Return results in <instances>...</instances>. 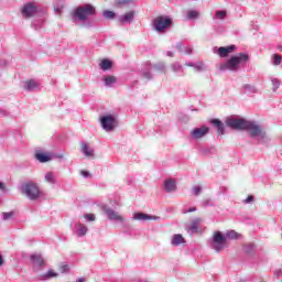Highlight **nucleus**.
Instances as JSON below:
<instances>
[{
  "instance_id": "nucleus-5",
  "label": "nucleus",
  "mask_w": 282,
  "mask_h": 282,
  "mask_svg": "<svg viewBox=\"0 0 282 282\" xmlns=\"http://www.w3.org/2000/svg\"><path fill=\"white\" fill-rule=\"evenodd\" d=\"M225 124L226 127H229V129H235L236 131H246L248 120L239 116H231L226 119Z\"/></svg>"
},
{
  "instance_id": "nucleus-4",
  "label": "nucleus",
  "mask_w": 282,
  "mask_h": 282,
  "mask_svg": "<svg viewBox=\"0 0 282 282\" xmlns=\"http://www.w3.org/2000/svg\"><path fill=\"white\" fill-rule=\"evenodd\" d=\"M21 193L31 200L39 199L41 197V189L34 182L24 183L21 186Z\"/></svg>"
},
{
  "instance_id": "nucleus-41",
  "label": "nucleus",
  "mask_w": 282,
  "mask_h": 282,
  "mask_svg": "<svg viewBox=\"0 0 282 282\" xmlns=\"http://www.w3.org/2000/svg\"><path fill=\"white\" fill-rule=\"evenodd\" d=\"M142 76L145 78V80H151L153 78V75H151V70H142Z\"/></svg>"
},
{
  "instance_id": "nucleus-3",
  "label": "nucleus",
  "mask_w": 282,
  "mask_h": 282,
  "mask_svg": "<svg viewBox=\"0 0 282 282\" xmlns=\"http://www.w3.org/2000/svg\"><path fill=\"white\" fill-rule=\"evenodd\" d=\"M96 14V8L91 4H84L75 9L73 12V21H80V23H85L89 17H94Z\"/></svg>"
},
{
  "instance_id": "nucleus-22",
  "label": "nucleus",
  "mask_w": 282,
  "mask_h": 282,
  "mask_svg": "<svg viewBox=\"0 0 282 282\" xmlns=\"http://www.w3.org/2000/svg\"><path fill=\"white\" fill-rule=\"evenodd\" d=\"M24 89L25 91H34L36 89H39V82L34 80V79H29L26 82H24Z\"/></svg>"
},
{
  "instance_id": "nucleus-34",
  "label": "nucleus",
  "mask_w": 282,
  "mask_h": 282,
  "mask_svg": "<svg viewBox=\"0 0 282 282\" xmlns=\"http://www.w3.org/2000/svg\"><path fill=\"white\" fill-rule=\"evenodd\" d=\"M14 212H4L2 213V221H10V219H14Z\"/></svg>"
},
{
  "instance_id": "nucleus-39",
  "label": "nucleus",
  "mask_w": 282,
  "mask_h": 282,
  "mask_svg": "<svg viewBox=\"0 0 282 282\" xmlns=\"http://www.w3.org/2000/svg\"><path fill=\"white\" fill-rule=\"evenodd\" d=\"M104 17H105V19H115L116 18V12L110 11V10H106V11H104Z\"/></svg>"
},
{
  "instance_id": "nucleus-2",
  "label": "nucleus",
  "mask_w": 282,
  "mask_h": 282,
  "mask_svg": "<svg viewBox=\"0 0 282 282\" xmlns=\"http://www.w3.org/2000/svg\"><path fill=\"white\" fill-rule=\"evenodd\" d=\"M245 131H249L250 137L256 138L259 144H268V142H270V137H268V133H265L263 128H261V126L257 124L254 121H247Z\"/></svg>"
},
{
  "instance_id": "nucleus-46",
  "label": "nucleus",
  "mask_w": 282,
  "mask_h": 282,
  "mask_svg": "<svg viewBox=\"0 0 282 282\" xmlns=\"http://www.w3.org/2000/svg\"><path fill=\"white\" fill-rule=\"evenodd\" d=\"M195 210H197V207H191L187 210H183V214L186 215V213H195Z\"/></svg>"
},
{
  "instance_id": "nucleus-9",
  "label": "nucleus",
  "mask_w": 282,
  "mask_h": 282,
  "mask_svg": "<svg viewBox=\"0 0 282 282\" xmlns=\"http://www.w3.org/2000/svg\"><path fill=\"white\" fill-rule=\"evenodd\" d=\"M171 23H173V21L170 18L158 17L153 21V28L155 32H158L159 34H162L164 30H166L167 28H171Z\"/></svg>"
},
{
  "instance_id": "nucleus-30",
  "label": "nucleus",
  "mask_w": 282,
  "mask_h": 282,
  "mask_svg": "<svg viewBox=\"0 0 282 282\" xmlns=\"http://www.w3.org/2000/svg\"><path fill=\"white\" fill-rule=\"evenodd\" d=\"M58 276V273L48 270L45 274L41 275L42 281H50V279H56Z\"/></svg>"
},
{
  "instance_id": "nucleus-27",
  "label": "nucleus",
  "mask_w": 282,
  "mask_h": 282,
  "mask_svg": "<svg viewBox=\"0 0 282 282\" xmlns=\"http://www.w3.org/2000/svg\"><path fill=\"white\" fill-rule=\"evenodd\" d=\"M44 182H46V184H51L52 186H54V184H56V175H54V172H46L44 175Z\"/></svg>"
},
{
  "instance_id": "nucleus-35",
  "label": "nucleus",
  "mask_w": 282,
  "mask_h": 282,
  "mask_svg": "<svg viewBox=\"0 0 282 282\" xmlns=\"http://www.w3.org/2000/svg\"><path fill=\"white\" fill-rule=\"evenodd\" d=\"M153 68L156 69V72H166V64H164V62H159L154 64Z\"/></svg>"
},
{
  "instance_id": "nucleus-42",
  "label": "nucleus",
  "mask_w": 282,
  "mask_h": 282,
  "mask_svg": "<svg viewBox=\"0 0 282 282\" xmlns=\"http://www.w3.org/2000/svg\"><path fill=\"white\" fill-rule=\"evenodd\" d=\"M84 218L86 219V221H96V215L94 214H86L84 215Z\"/></svg>"
},
{
  "instance_id": "nucleus-6",
  "label": "nucleus",
  "mask_w": 282,
  "mask_h": 282,
  "mask_svg": "<svg viewBox=\"0 0 282 282\" xmlns=\"http://www.w3.org/2000/svg\"><path fill=\"white\" fill-rule=\"evenodd\" d=\"M212 248L216 252H221L225 248H228V241L221 231H216L212 239Z\"/></svg>"
},
{
  "instance_id": "nucleus-44",
  "label": "nucleus",
  "mask_w": 282,
  "mask_h": 282,
  "mask_svg": "<svg viewBox=\"0 0 282 282\" xmlns=\"http://www.w3.org/2000/svg\"><path fill=\"white\" fill-rule=\"evenodd\" d=\"M119 3L123 6H129L131 3H135V0H120Z\"/></svg>"
},
{
  "instance_id": "nucleus-25",
  "label": "nucleus",
  "mask_w": 282,
  "mask_h": 282,
  "mask_svg": "<svg viewBox=\"0 0 282 282\" xmlns=\"http://www.w3.org/2000/svg\"><path fill=\"white\" fill-rule=\"evenodd\" d=\"M202 218H195L194 220H192L189 227H188V230L192 232V234H195L197 232V230H199V224H202Z\"/></svg>"
},
{
  "instance_id": "nucleus-45",
  "label": "nucleus",
  "mask_w": 282,
  "mask_h": 282,
  "mask_svg": "<svg viewBox=\"0 0 282 282\" xmlns=\"http://www.w3.org/2000/svg\"><path fill=\"white\" fill-rule=\"evenodd\" d=\"M252 202H254V196L250 195L243 200V204H252Z\"/></svg>"
},
{
  "instance_id": "nucleus-18",
  "label": "nucleus",
  "mask_w": 282,
  "mask_h": 282,
  "mask_svg": "<svg viewBox=\"0 0 282 282\" xmlns=\"http://www.w3.org/2000/svg\"><path fill=\"white\" fill-rule=\"evenodd\" d=\"M80 152L85 158H94V148L89 147V143L82 142L80 143Z\"/></svg>"
},
{
  "instance_id": "nucleus-10",
  "label": "nucleus",
  "mask_w": 282,
  "mask_h": 282,
  "mask_svg": "<svg viewBox=\"0 0 282 282\" xmlns=\"http://www.w3.org/2000/svg\"><path fill=\"white\" fill-rule=\"evenodd\" d=\"M104 213L107 215L110 221H118L122 224L124 221V217H122L118 212L113 210L111 207L104 206Z\"/></svg>"
},
{
  "instance_id": "nucleus-32",
  "label": "nucleus",
  "mask_w": 282,
  "mask_h": 282,
  "mask_svg": "<svg viewBox=\"0 0 282 282\" xmlns=\"http://www.w3.org/2000/svg\"><path fill=\"white\" fill-rule=\"evenodd\" d=\"M224 237H226V241H228V239H238L241 237V235L235 230H229L224 235Z\"/></svg>"
},
{
  "instance_id": "nucleus-28",
  "label": "nucleus",
  "mask_w": 282,
  "mask_h": 282,
  "mask_svg": "<svg viewBox=\"0 0 282 282\" xmlns=\"http://www.w3.org/2000/svg\"><path fill=\"white\" fill-rule=\"evenodd\" d=\"M99 67L102 72H109V69H111V67H113V63L110 59H102L99 63Z\"/></svg>"
},
{
  "instance_id": "nucleus-11",
  "label": "nucleus",
  "mask_w": 282,
  "mask_h": 282,
  "mask_svg": "<svg viewBox=\"0 0 282 282\" xmlns=\"http://www.w3.org/2000/svg\"><path fill=\"white\" fill-rule=\"evenodd\" d=\"M210 131V129L206 126H203L200 128H194L191 132H189V138H192V140H202V138H204L205 135H207V133Z\"/></svg>"
},
{
  "instance_id": "nucleus-48",
  "label": "nucleus",
  "mask_w": 282,
  "mask_h": 282,
  "mask_svg": "<svg viewBox=\"0 0 282 282\" xmlns=\"http://www.w3.org/2000/svg\"><path fill=\"white\" fill-rule=\"evenodd\" d=\"M166 56H170V58H173V56H175V54L171 51H167Z\"/></svg>"
},
{
  "instance_id": "nucleus-50",
  "label": "nucleus",
  "mask_w": 282,
  "mask_h": 282,
  "mask_svg": "<svg viewBox=\"0 0 282 282\" xmlns=\"http://www.w3.org/2000/svg\"><path fill=\"white\" fill-rule=\"evenodd\" d=\"M4 261H3V256L0 254V268L1 265H3Z\"/></svg>"
},
{
  "instance_id": "nucleus-51",
  "label": "nucleus",
  "mask_w": 282,
  "mask_h": 282,
  "mask_svg": "<svg viewBox=\"0 0 282 282\" xmlns=\"http://www.w3.org/2000/svg\"><path fill=\"white\" fill-rule=\"evenodd\" d=\"M0 188L1 191H6V185H3V183L0 182Z\"/></svg>"
},
{
  "instance_id": "nucleus-52",
  "label": "nucleus",
  "mask_w": 282,
  "mask_h": 282,
  "mask_svg": "<svg viewBox=\"0 0 282 282\" xmlns=\"http://www.w3.org/2000/svg\"><path fill=\"white\" fill-rule=\"evenodd\" d=\"M0 116H6V111L4 110H0Z\"/></svg>"
},
{
  "instance_id": "nucleus-49",
  "label": "nucleus",
  "mask_w": 282,
  "mask_h": 282,
  "mask_svg": "<svg viewBox=\"0 0 282 282\" xmlns=\"http://www.w3.org/2000/svg\"><path fill=\"white\" fill-rule=\"evenodd\" d=\"M185 66H186V67H193V68H194V67H195V64H193V63H185Z\"/></svg>"
},
{
  "instance_id": "nucleus-15",
  "label": "nucleus",
  "mask_w": 282,
  "mask_h": 282,
  "mask_svg": "<svg viewBox=\"0 0 282 282\" xmlns=\"http://www.w3.org/2000/svg\"><path fill=\"white\" fill-rule=\"evenodd\" d=\"M163 186L166 193H175L177 191V183L173 178L165 180Z\"/></svg>"
},
{
  "instance_id": "nucleus-21",
  "label": "nucleus",
  "mask_w": 282,
  "mask_h": 282,
  "mask_svg": "<svg viewBox=\"0 0 282 282\" xmlns=\"http://www.w3.org/2000/svg\"><path fill=\"white\" fill-rule=\"evenodd\" d=\"M102 83L105 87H113L118 83V78L112 75H106L102 77Z\"/></svg>"
},
{
  "instance_id": "nucleus-40",
  "label": "nucleus",
  "mask_w": 282,
  "mask_h": 282,
  "mask_svg": "<svg viewBox=\"0 0 282 282\" xmlns=\"http://www.w3.org/2000/svg\"><path fill=\"white\" fill-rule=\"evenodd\" d=\"M192 193H193V195H195V196L197 197V195H200V194H202V186L195 185V186L192 188Z\"/></svg>"
},
{
  "instance_id": "nucleus-26",
  "label": "nucleus",
  "mask_w": 282,
  "mask_h": 282,
  "mask_svg": "<svg viewBox=\"0 0 282 282\" xmlns=\"http://www.w3.org/2000/svg\"><path fill=\"white\" fill-rule=\"evenodd\" d=\"M175 47L181 54H193V47L191 46H184V44L177 43Z\"/></svg>"
},
{
  "instance_id": "nucleus-38",
  "label": "nucleus",
  "mask_w": 282,
  "mask_h": 282,
  "mask_svg": "<svg viewBox=\"0 0 282 282\" xmlns=\"http://www.w3.org/2000/svg\"><path fill=\"white\" fill-rule=\"evenodd\" d=\"M245 91H248V94H257V88L250 84H247L243 86Z\"/></svg>"
},
{
  "instance_id": "nucleus-23",
  "label": "nucleus",
  "mask_w": 282,
  "mask_h": 282,
  "mask_svg": "<svg viewBox=\"0 0 282 282\" xmlns=\"http://www.w3.org/2000/svg\"><path fill=\"white\" fill-rule=\"evenodd\" d=\"M182 243H186L184 236L181 234H175L171 239V245L177 248V246H182Z\"/></svg>"
},
{
  "instance_id": "nucleus-14",
  "label": "nucleus",
  "mask_w": 282,
  "mask_h": 282,
  "mask_svg": "<svg viewBox=\"0 0 282 282\" xmlns=\"http://www.w3.org/2000/svg\"><path fill=\"white\" fill-rule=\"evenodd\" d=\"M31 261L34 270H39L40 268H43L45 265V261H43V257L39 253H34L31 256Z\"/></svg>"
},
{
  "instance_id": "nucleus-7",
  "label": "nucleus",
  "mask_w": 282,
  "mask_h": 282,
  "mask_svg": "<svg viewBox=\"0 0 282 282\" xmlns=\"http://www.w3.org/2000/svg\"><path fill=\"white\" fill-rule=\"evenodd\" d=\"M99 122L104 131H107L108 133H110V131H113L116 127H118V119H116V116L113 115L101 116L99 118Z\"/></svg>"
},
{
  "instance_id": "nucleus-17",
  "label": "nucleus",
  "mask_w": 282,
  "mask_h": 282,
  "mask_svg": "<svg viewBox=\"0 0 282 282\" xmlns=\"http://www.w3.org/2000/svg\"><path fill=\"white\" fill-rule=\"evenodd\" d=\"M236 46L235 45H229V46H220L218 48V55L221 58H226V56H228V54H232V52H235Z\"/></svg>"
},
{
  "instance_id": "nucleus-47",
  "label": "nucleus",
  "mask_w": 282,
  "mask_h": 282,
  "mask_svg": "<svg viewBox=\"0 0 282 282\" xmlns=\"http://www.w3.org/2000/svg\"><path fill=\"white\" fill-rule=\"evenodd\" d=\"M80 175H83V177H89V172L87 171H82Z\"/></svg>"
},
{
  "instance_id": "nucleus-16",
  "label": "nucleus",
  "mask_w": 282,
  "mask_h": 282,
  "mask_svg": "<svg viewBox=\"0 0 282 282\" xmlns=\"http://www.w3.org/2000/svg\"><path fill=\"white\" fill-rule=\"evenodd\" d=\"M87 232H89V228L87 227V225L82 224V223L75 224V235L77 237H85V235H87Z\"/></svg>"
},
{
  "instance_id": "nucleus-13",
  "label": "nucleus",
  "mask_w": 282,
  "mask_h": 282,
  "mask_svg": "<svg viewBox=\"0 0 282 282\" xmlns=\"http://www.w3.org/2000/svg\"><path fill=\"white\" fill-rule=\"evenodd\" d=\"M135 19V11H129L126 14H122L118 18L119 23L126 25L127 23H132Z\"/></svg>"
},
{
  "instance_id": "nucleus-36",
  "label": "nucleus",
  "mask_w": 282,
  "mask_h": 282,
  "mask_svg": "<svg viewBox=\"0 0 282 282\" xmlns=\"http://www.w3.org/2000/svg\"><path fill=\"white\" fill-rule=\"evenodd\" d=\"M206 65L203 64V62H197L194 64V70L195 72H205Z\"/></svg>"
},
{
  "instance_id": "nucleus-24",
  "label": "nucleus",
  "mask_w": 282,
  "mask_h": 282,
  "mask_svg": "<svg viewBox=\"0 0 282 282\" xmlns=\"http://www.w3.org/2000/svg\"><path fill=\"white\" fill-rule=\"evenodd\" d=\"M212 124H214V127H216V129H217L218 133H220V135H224V133H226V128L224 127V122H221V120L213 119Z\"/></svg>"
},
{
  "instance_id": "nucleus-37",
  "label": "nucleus",
  "mask_w": 282,
  "mask_h": 282,
  "mask_svg": "<svg viewBox=\"0 0 282 282\" xmlns=\"http://www.w3.org/2000/svg\"><path fill=\"white\" fill-rule=\"evenodd\" d=\"M272 58H273L272 65H274L275 67L279 66V65H281V61H282L281 55H279V54H273V55H272Z\"/></svg>"
},
{
  "instance_id": "nucleus-8",
  "label": "nucleus",
  "mask_w": 282,
  "mask_h": 282,
  "mask_svg": "<svg viewBox=\"0 0 282 282\" xmlns=\"http://www.w3.org/2000/svg\"><path fill=\"white\" fill-rule=\"evenodd\" d=\"M23 19H32L39 14V4L36 2H25L21 8Z\"/></svg>"
},
{
  "instance_id": "nucleus-53",
  "label": "nucleus",
  "mask_w": 282,
  "mask_h": 282,
  "mask_svg": "<svg viewBox=\"0 0 282 282\" xmlns=\"http://www.w3.org/2000/svg\"><path fill=\"white\" fill-rule=\"evenodd\" d=\"M55 12H57V13L61 12V9H55Z\"/></svg>"
},
{
  "instance_id": "nucleus-19",
  "label": "nucleus",
  "mask_w": 282,
  "mask_h": 282,
  "mask_svg": "<svg viewBox=\"0 0 282 282\" xmlns=\"http://www.w3.org/2000/svg\"><path fill=\"white\" fill-rule=\"evenodd\" d=\"M35 160H37V162H41L42 164H45V162H51L52 160V153H43V152H36L34 154Z\"/></svg>"
},
{
  "instance_id": "nucleus-54",
  "label": "nucleus",
  "mask_w": 282,
  "mask_h": 282,
  "mask_svg": "<svg viewBox=\"0 0 282 282\" xmlns=\"http://www.w3.org/2000/svg\"><path fill=\"white\" fill-rule=\"evenodd\" d=\"M33 25H34L35 30H39V26H36V24H33Z\"/></svg>"
},
{
  "instance_id": "nucleus-1",
  "label": "nucleus",
  "mask_w": 282,
  "mask_h": 282,
  "mask_svg": "<svg viewBox=\"0 0 282 282\" xmlns=\"http://www.w3.org/2000/svg\"><path fill=\"white\" fill-rule=\"evenodd\" d=\"M250 61V56L246 53H239L237 55L231 56L225 64L220 65V72H239V65L241 63H248Z\"/></svg>"
},
{
  "instance_id": "nucleus-43",
  "label": "nucleus",
  "mask_w": 282,
  "mask_h": 282,
  "mask_svg": "<svg viewBox=\"0 0 282 282\" xmlns=\"http://www.w3.org/2000/svg\"><path fill=\"white\" fill-rule=\"evenodd\" d=\"M59 271L62 272V274L69 272V264H61Z\"/></svg>"
},
{
  "instance_id": "nucleus-33",
  "label": "nucleus",
  "mask_w": 282,
  "mask_h": 282,
  "mask_svg": "<svg viewBox=\"0 0 282 282\" xmlns=\"http://www.w3.org/2000/svg\"><path fill=\"white\" fill-rule=\"evenodd\" d=\"M198 18H199V11H197V10H189L187 12L188 21H195V19H198Z\"/></svg>"
},
{
  "instance_id": "nucleus-20",
  "label": "nucleus",
  "mask_w": 282,
  "mask_h": 282,
  "mask_svg": "<svg viewBox=\"0 0 282 282\" xmlns=\"http://www.w3.org/2000/svg\"><path fill=\"white\" fill-rule=\"evenodd\" d=\"M170 69L176 76H184V66H182V64H180V62L172 63L170 66Z\"/></svg>"
},
{
  "instance_id": "nucleus-31",
  "label": "nucleus",
  "mask_w": 282,
  "mask_h": 282,
  "mask_svg": "<svg viewBox=\"0 0 282 282\" xmlns=\"http://www.w3.org/2000/svg\"><path fill=\"white\" fill-rule=\"evenodd\" d=\"M271 85H272V91H276L279 87H281V79L271 76L270 77Z\"/></svg>"
},
{
  "instance_id": "nucleus-12",
  "label": "nucleus",
  "mask_w": 282,
  "mask_h": 282,
  "mask_svg": "<svg viewBox=\"0 0 282 282\" xmlns=\"http://www.w3.org/2000/svg\"><path fill=\"white\" fill-rule=\"evenodd\" d=\"M133 221H159V216H153L144 213H134L132 216Z\"/></svg>"
},
{
  "instance_id": "nucleus-29",
  "label": "nucleus",
  "mask_w": 282,
  "mask_h": 282,
  "mask_svg": "<svg viewBox=\"0 0 282 282\" xmlns=\"http://www.w3.org/2000/svg\"><path fill=\"white\" fill-rule=\"evenodd\" d=\"M228 17V12L226 10L216 11L215 15L213 17L214 21H224Z\"/></svg>"
}]
</instances>
